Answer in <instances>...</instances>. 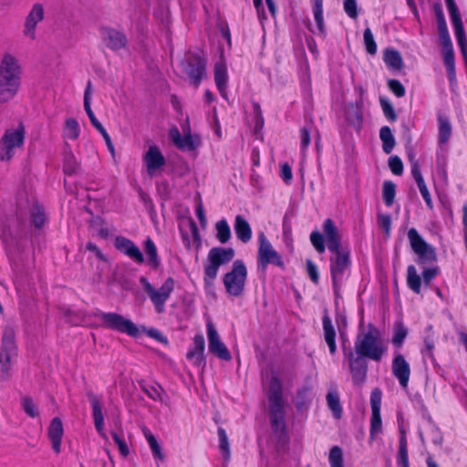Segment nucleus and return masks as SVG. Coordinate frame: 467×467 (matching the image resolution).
<instances>
[{
	"label": "nucleus",
	"instance_id": "42",
	"mask_svg": "<svg viewBox=\"0 0 467 467\" xmlns=\"http://www.w3.org/2000/svg\"><path fill=\"white\" fill-rule=\"evenodd\" d=\"M408 336V329L401 321H396L393 326L391 342L397 348H400Z\"/></svg>",
	"mask_w": 467,
	"mask_h": 467
},
{
	"label": "nucleus",
	"instance_id": "38",
	"mask_svg": "<svg viewBox=\"0 0 467 467\" xmlns=\"http://www.w3.org/2000/svg\"><path fill=\"white\" fill-rule=\"evenodd\" d=\"M379 138L382 141V150L386 154H389L396 144L395 138L389 126L381 127L379 130Z\"/></svg>",
	"mask_w": 467,
	"mask_h": 467
},
{
	"label": "nucleus",
	"instance_id": "46",
	"mask_svg": "<svg viewBox=\"0 0 467 467\" xmlns=\"http://www.w3.org/2000/svg\"><path fill=\"white\" fill-rule=\"evenodd\" d=\"M396 185L391 181H385L382 188V197L386 206L390 207L395 200Z\"/></svg>",
	"mask_w": 467,
	"mask_h": 467
},
{
	"label": "nucleus",
	"instance_id": "9",
	"mask_svg": "<svg viewBox=\"0 0 467 467\" xmlns=\"http://www.w3.org/2000/svg\"><path fill=\"white\" fill-rule=\"evenodd\" d=\"M247 268L243 260H235L231 271L224 274L223 283L226 293L233 297H239L244 292L247 279Z\"/></svg>",
	"mask_w": 467,
	"mask_h": 467
},
{
	"label": "nucleus",
	"instance_id": "37",
	"mask_svg": "<svg viewBox=\"0 0 467 467\" xmlns=\"http://www.w3.org/2000/svg\"><path fill=\"white\" fill-rule=\"evenodd\" d=\"M78 169V162L70 149L65 150L63 153V171L66 175H73Z\"/></svg>",
	"mask_w": 467,
	"mask_h": 467
},
{
	"label": "nucleus",
	"instance_id": "34",
	"mask_svg": "<svg viewBox=\"0 0 467 467\" xmlns=\"http://www.w3.org/2000/svg\"><path fill=\"white\" fill-rule=\"evenodd\" d=\"M144 251L147 255L148 265L152 269H157L161 265V259L155 243L148 237L144 242Z\"/></svg>",
	"mask_w": 467,
	"mask_h": 467
},
{
	"label": "nucleus",
	"instance_id": "47",
	"mask_svg": "<svg viewBox=\"0 0 467 467\" xmlns=\"http://www.w3.org/2000/svg\"><path fill=\"white\" fill-rule=\"evenodd\" d=\"M313 15L318 33L321 36H326L327 31L323 18V4H313Z\"/></svg>",
	"mask_w": 467,
	"mask_h": 467
},
{
	"label": "nucleus",
	"instance_id": "57",
	"mask_svg": "<svg viewBox=\"0 0 467 467\" xmlns=\"http://www.w3.org/2000/svg\"><path fill=\"white\" fill-rule=\"evenodd\" d=\"M114 442L118 445L119 451L123 457H127L130 453L128 444L125 441L123 434L115 431L111 433Z\"/></svg>",
	"mask_w": 467,
	"mask_h": 467
},
{
	"label": "nucleus",
	"instance_id": "15",
	"mask_svg": "<svg viewBox=\"0 0 467 467\" xmlns=\"http://www.w3.org/2000/svg\"><path fill=\"white\" fill-rule=\"evenodd\" d=\"M207 60L197 53L192 54L185 61L184 72L190 78L191 84L198 88L206 77Z\"/></svg>",
	"mask_w": 467,
	"mask_h": 467
},
{
	"label": "nucleus",
	"instance_id": "51",
	"mask_svg": "<svg viewBox=\"0 0 467 467\" xmlns=\"http://www.w3.org/2000/svg\"><path fill=\"white\" fill-rule=\"evenodd\" d=\"M21 405L24 411L31 418L38 417L39 413L33 399L29 396L23 397Z\"/></svg>",
	"mask_w": 467,
	"mask_h": 467
},
{
	"label": "nucleus",
	"instance_id": "48",
	"mask_svg": "<svg viewBox=\"0 0 467 467\" xmlns=\"http://www.w3.org/2000/svg\"><path fill=\"white\" fill-rule=\"evenodd\" d=\"M200 144L199 139H194L190 129L184 132V136L181 140V143L177 146L180 150H194Z\"/></svg>",
	"mask_w": 467,
	"mask_h": 467
},
{
	"label": "nucleus",
	"instance_id": "49",
	"mask_svg": "<svg viewBox=\"0 0 467 467\" xmlns=\"http://www.w3.org/2000/svg\"><path fill=\"white\" fill-rule=\"evenodd\" d=\"M328 462L330 467H344L343 451L339 446H333L330 449Z\"/></svg>",
	"mask_w": 467,
	"mask_h": 467
},
{
	"label": "nucleus",
	"instance_id": "24",
	"mask_svg": "<svg viewBox=\"0 0 467 467\" xmlns=\"http://www.w3.org/2000/svg\"><path fill=\"white\" fill-rule=\"evenodd\" d=\"M323 231L327 239V248L332 252L344 250L341 245V236L332 219L327 218L323 223Z\"/></svg>",
	"mask_w": 467,
	"mask_h": 467
},
{
	"label": "nucleus",
	"instance_id": "8",
	"mask_svg": "<svg viewBox=\"0 0 467 467\" xmlns=\"http://www.w3.org/2000/svg\"><path fill=\"white\" fill-rule=\"evenodd\" d=\"M93 316L100 318L101 327L104 328L126 334L135 338L140 335L139 327L130 319L125 318L120 314L97 310Z\"/></svg>",
	"mask_w": 467,
	"mask_h": 467
},
{
	"label": "nucleus",
	"instance_id": "12",
	"mask_svg": "<svg viewBox=\"0 0 467 467\" xmlns=\"http://www.w3.org/2000/svg\"><path fill=\"white\" fill-rule=\"evenodd\" d=\"M17 356V345L16 332L12 327L4 329L0 348V367L2 374L6 378L9 376L12 359Z\"/></svg>",
	"mask_w": 467,
	"mask_h": 467
},
{
	"label": "nucleus",
	"instance_id": "64",
	"mask_svg": "<svg viewBox=\"0 0 467 467\" xmlns=\"http://www.w3.org/2000/svg\"><path fill=\"white\" fill-rule=\"evenodd\" d=\"M142 389L150 399H151L153 400H161V392L162 391V389L161 388V386H158V387L148 386V387H143Z\"/></svg>",
	"mask_w": 467,
	"mask_h": 467
},
{
	"label": "nucleus",
	"instance_id": "33",
	"mask_svg": "<svg viewBox=\"0 0 467 467\" xmlns=\"http://www.w3.org/2000/svg\"><path fill=\"white\" fill-rule=\"evenodd\" d=\"M91 81L88 80L85 92H84V109L92 124V126L98 130H100L103 125L99 121L97 117L95 116L92 109H91V103H90V96H91Z\"/></svg>",
	"mask_w": 467,
	"mask_h": 467
},
{
	"label": "nucleus",
	"instance_id": "44",
	"mask_svg": "<svg viewBox=\"0 0 467 467\" xmlns=\"http://www.w3.org/2000/svg\"><path fill=\"white\" fill-rule=\"evenodd\" d=\"M443 62L448 73L450 80H452L456 77L455 71V60H454V50L453 48L442 50Z\"/></svg>",
	"mask_w": 467,
	"mask_h": 467
},
{
	"label": "nucleus",
	"instance_id": "50",
	"mask_svg": "<svg viewBox=\"0 0 467 467\" xmlns=\"http://www.w3.org/2000/svg\"><path fill=\"white\" fill-rule=\"evenodd\" d=\"M363 38L367 53L369 55H375L378 50V46L374 39L373 33L369 27H367L364 30Z\"/></svg>",
	"mask_w": 467,
	"mask_h": 467
},
{
	"label": "nucleus",
	"instance_id": "2",
	"mask_svg": "<svg viewBox=\"0 0 467 467\" xmlns=\"http://www.w3.org/2000/svg\"><path fill=\"white\" fill-rule=\"evenodd\" d=\"M269 402V417L273 433L279 440L286 438L285 400L283 397V387L280 379L273 376L269 381L267 394Z\"/></svg>",
	"mask_w": 467,
	"mask_h": 467
},
{
	"label": "nucleus",
	"instance_id": "3",
	"mask_svg": "<svg viewBox=\"0 0 467 467\" xmlns=\"http://www.w3.org/2000/svg\"><path fill=\"white\" fill-rule=\"evenodd\" d=\"M352 349L375 362H379L387 352L379 328L371 323L368 325L367 331L358 333Z\"/></svg>",
	"mask_w": 467,
	"mask_h": 467
},
{
	"label": "nucleus",
	"instance_id": "5",
	"mask_svg": "<svg viewBox=\"0 0 467 467\" xmlns=\"http://www.w3.org/2000/svg\"><path fill=\"white\" fill-rule=\"evenodd\" d=\"M332 254L333 255L329 259L332 288L334 296L338 297L340 296L342 283L350 272V252L348 249L345 248L338 252H332Z\"/></svg>",
	"mask_w": 467,
	"mask_h": 467
},
{
	"label": "nucleus",
	"instance_id": "6",
	"mask_svg": "<svg viewBox=\"0 0 467 467\" xmlns=\"http://www.w3.org/2000/svg\"><path fill=\"white\" fill-rule=\"evenodd\" d=\"M140 283L152 303L156 313L163 314L166 310V302L174 291L175 280L169 276L158 289L145 276L140 277Z\"/></svg>",
	"mask_w": 467,
	"mask_h": 467
},
{
	"label": "nucleus",
	"instance_id": "53",
	"mask_svg": "<svg viewBox=\"0 0 467 467\" xmlns=\"http://www.w3.org/2000/svg\"><path fill=\"white\" fill-rule=\"evenodd\" d=\"M310 242L317 253L323 254L326 250L324 235L317 230L310 234Z\"/></svg>",
	"mask_w": 467,
	"mask_h": 467
},
{
	"label": "nucleus",
	"instance_id": "31",
	"mask_svg": "<svg viewBox=\"0 0 467 467\" xmlns=\"http://www.w3.org/2000/svg\"><path fill=\"white\" fill-rule=\"evenodd\" d=\"M396 462L397 467H410L409 461L408 441L404 430H400Z\"/></svg>",
	"mask_w": 467,
	"mask_h": 467
},
{
	"label": "nucleus",
	"instance_id": "60",
	"mask_svg": "<svg viewBox=\"0 0 467 467\" xmlns=\"http://www.w3.org/2000/svg\"><path fill=\"white\" fill-rule=\"evenodd\" d=\"M344 11L352 19L358 17V5L356 0H344Z\"/></svg>",
	"mask_w": 467,
	"mask_h": 467
},
{
	"label": "nucleus",
	"instance_id": "13",
	"mask_svg": "<svg viewBox=\"0 0 467 467\" xmlns=\"http://www.w3.org/2000/svg\"><path fill=\"white\" fill-rule=\"evenodd\" d=\"M408 238L412 251L418 255L417 263L419 265L437 261L435 249L423 240L415 228H410L409 230Z\"/></svg>",
	"mask_w": 467,
	"mask_h": 467
},
{
	"label": "nucleus",
	"instance_id": "40",
	"mask_svg": "<svg viewBox=\"0 0 467 467\" xmlns=\"http://www.w3.org/2000/svg\"><path fill=\"white\" fill-rule=\"evenodd\" d=\"M411 175L413 176L418 188L420 190V192L423 199H429L431 197V193L427 188V185L424 182V179L422 177L420 166L417 161H414L411 164Z\"/></svg>",
	"mask_w": 467,
	"mask_h": 467
},
{
	"label": "nucleus",
	"instance_id": "52",
	"mask_svg": "<svg viewBox=\"0 0 467 467\" xmlns=\"http://www.w3.org/2000/svg\"><path fill=\"white\" fill-rule=\"evenodd\" d=\"M379 102L385 118L390 122H395L398 116L392 104L384 98H380Z\"/></svg>",
	"mask_w": 467,
	"mask_h": 467
},
{
	"label": "nucleus",
	"instance_id": "17",
	"mask_svg": "<svg viewBox=\"0 0 467 467\" xmlns=\"http://www.w3.org/2000/svg\"><path fill=\"white\" fill-rule=\"evenodd\" d=\"M208 349L222 360L229 361L232 358L227 347L220 339L213 324L209 321L207 323Z\"/></svg>",
	"mask_w": 467,
	"mask_h": 467
},
{
	"label": "nucleus",
	"instance_id": "21",
	"mask_svg": "<svg viewBox=\"0 0 467 467\" xmlns=\"http://www.w3.org/2000/svg\"><path fill=\"white\" fill-rule=\"evenodd\" d=\"M100 34L107 47L113 51L124 48L127 45V37L121 31L103 26L100 29Z\"/></svg>",
	"mask_w": 467,
	"mask_h": 467
},
{
	"label": "nucleus",
	"instance_id": "54",
	"mask_svg": "<svg viewBox=\"0 0 467 467\" xmlns=\"http://www.w3.org/2000/svg\"><path fill=\"white\" fill-rule=\"evenodd\" d=\"M219 446L223 453L224 459L230 458V444L225 431L223 428L218 429Z\"/></svg>",
	"mask_w": 467,
	"mask_h": 467
},
{
	"label": "nucleus",
	"instance_id": "43",
	"mask_svg": "<svg viewBox=\"0 0 467 467\" xmlns=\"http://www.w3.org/2000/svg\"><path fill=\"white\" fill-rule=\"evenodd\" d=\"M216 238L221 244L227 243L231 238V228L226 221L223 218L215 224Z\"/></svg>",
	"mask_w": 467,
	"mask_h": 467
},
{
	"label": "nucleus",
	"instance_id": "59",
	"mask_svg": "<svg viewBox=\"0 0 467 467\" xmlns=\"http://www.w3.org/2000/svg\"><path fill=\"white\" fill-rule=\"evenodd\" d=\"M389 167L395 175H401L403 173V162L397 155L389 157Z\"/></svg>",
	"mask_w": 467,
	"mask_h": 467
},
{
	"label": "nucleus",
	"instance_id": "18",
	"mask_svg": "<svg viewBox=\"0 0 467 467\" xmlns=\"http://www.w3.org/2000/svg\"><path fill=\"white\" fill-rule=\"evenodd\" d=\"M382 391L379 388H375L370 393V406H371V418H370V436L374 437L381 432L382 420L380 415Z\"/></svg>",
	"mask_w": 467,
	"mask_h": 467
},
{
	"label": "nucleus",
	"instance_id": "14",
	"mask_svg": "<svg viewBox=\"0 0 467 467\" xmlns=\"http://www.w3.org/2000/svg\"><path fill=\"white\" fill-rule=\"evenodd\" d=\"M445 2L454 28V34L461 54L463 57L464 64L467 66V37L460 11L454 0H445Z\"/></svg>",
	"mask_w": 467,
	"mask_h": 467
},
{
	"label": "nucleus",
	"instance_id": "7",
	"mask_svg": "<svg viewBox=\"0 0 467 467\" xmlns=\"http://www.w3.org/2000/svg\"><path fill=\"white\" fill-rule=\"evenodd\" d=\"M26 139V130L22 123L16 129H7L0 139V161L10 162L16 150L23 148Z\"/></svg>",
	"mask_w": 467,
	"mask_h": 467
},
{
	"label": "nucleus",
	"instance_id": "25",
	"mask_svg": "<svg viewBox=\"0 0 467 467\" xmlns=\"http://www.w3.org/2000/svg\"><path fill=\"white\" fill-rule=\"evenodd\" d=\"M47 435L51 441L52 449L58 454L61 451V441L64 435L63 423L60 418L55 417L52 419L47 430Z\"/></svg>",
	"mask_w": 467,
	"mask_h": 467
},
{
	"label": "nucleus",
	"instance_id": "22",
	"mask_svg": "<svg viewBox=\"0 0 467 467\" xmlns=\"http://www.w3.org/2000/svg\"><path fill=\"white\" fill-rule=\"evenodd\" d=\"M205 340L202 335L198 334L193 337V346L190 347L186 358L195 367H204L206 358L204 356Z\"/></svg>",
	"mask_w": 467,
	"mask_h": 467
},
{
	"label": "nucleus",
	"instance_id": "63",
	"mask_svg": "<svg viewBox=\"0 0 467 467\" xmlns=\"http://www.w3.org/2000/svg\"><path fill=\"white\" fill-rule=\"evenodd\" d=\"M300 148L301 151H306V150L308 148L310 142H311V137H310V130L307 127H303L300 129Z\"/></svg>",
	"mask_w": 467,
	"mask_h": 467
},
{
	"label": "nucleus",
	"instance_id": "23",
	"mask_svg": "<svg viewBox=\"0 0 467 467\" xmlns=\"http://www.w3.org/2000/svg\"><path fill=\"white\" fill-rule=\"evenodd\" d=\"M147 167V172L153 176L155 172L161 169L165 163V158L157 145H150L143 157Z\"/></svg>",
	"mask_w": 467,
	"mask_h": 467
},
{
	"label": "nucleus",
	"instance_id": "1",
	"mask_svg": "<svg viewBox=\"0 0 467 467\" xmlns=\"http://www.w3.org/2000/svg\"><path fill=\"white\" fill-rule=\"evenodd\" d=\"M22 67L18 59L5 53L0 61V104L11 101L21 86Z\"/></svg>",
	"mask_w": 467,
	"mask_h": 467
},
{
	"label": "nucleus",
	"instance_id": "41",
	"mask_svg": "<svg viewBox=\"0 0 467 467\" xmlns=\"http://www.w3.org/2000/svg\"><path fill=\"white\" fill-rule=\"evenodd\" d=\"M407 285L415 294L421 292V278L412 265L407 268Z\"/></svg>",
	"mask_w": 467,
	"mask_h": 467
},
{
	"label": "nucleus",
	"instance_id": "27",
	"mask_svg": "<svg viewBox=\"0 0 467 467\" xmlns=\"http://www.w3.org/2000/svg\"><path fill=\"white\" fill-rule=\"evenodd\" d=\"M87 396L88 398L92 409V417L94 420L95 429L99 432V434L104 436V415L102 411L101 402L99 399L92 392H88Z\"/></svg>",
	"mask_w": 467,
	"mask_h": 467
},
{
	"label": "nucleus",
	"instance_id": "20",
	"mask_svg": "<svg viewBox=\"0 0 467 467\" xmlns=\"http://www.w3.org/2000/svg\"><path fill=\"white\" fill-rule=\"evenodd\" d=\"M115 248L133 260L137 264L144 263V256L140 249L130 239L119 235L114 240Z\"/></svg>",
	"mask_w": 467,
	"mask_h": 467
},
{
	"label": "nucleus",
	"instance_id": "39",
	"mask_svg": "<svg viewBox=\"0 0 467 467\" xmlns=\"http://www.w3.org/2000/svg\"><path fill=\"white\" fill-rule=\"evenodd\" d=\"M142 432H143V435L149 444V447L151 451L153 458L159 459V460H163L164 455L162 453L161 447L159 444L156 437L152 434V432L148 428H144L142 430Z\"/></svg>",
	"mask_w": 467,
	"mask_h": 467
},
{
	"label": "nucleus",
	"instance_id": "58",
	"mask_svg": "<svg viewBox=\"0 0 467 467\" xmlns=\"http://www.w3.org/2000/svg\"><path fill=\"white\" fill-rule=\"evenodd\" d=\"M388 88L389 90L397 97L402 98L404 97L406 90L401 82L398 79H389L387 82Z\"/></svg>",
	"mask_w": 467,
	"mask_h": 467
},
{
	"label": "nucleus",
	"instance_id": "30",
	"mask_svg": "<svg viewBox=\"0 0 467 467\" xmlns=\"http://www.w3.org/2000/svg\"><path fill=\"white\" fill-rule=\"evenodd\" d=\"M1 239L8 254L18 250L17 235L9 224L3 225Z\"/></svg>",
	"mask_w": 467,
	"mask_h": 467
},
{
	"label": "nucleus",
	"instance_id": "32",
	"mask_svg": "<svg viewBox=\"0 0 467 467\" xmlns=\"http://www.w3.org/2000/svg\"><path fill=\"white\" fill-rule=\"evenodd\" d=\"M383 61L387 67L392 70H400L404 65L400 53L391 47L384 50Z\"/></svg>",
	"mask_w": 467,
	"mask_h": 467
},
{
	"label": "nucleus",
	"instance_id": "62",
	"mask_svg": "<svg viewBox=\"0 0 467 467\" xmlns=\"http://www.w3.org/2000/svg\"><path fill=\"white\" fill-rule=\"evenodd\" d=\"M439 272H440V270H439L438 266L424 269L422 272L423 284L426 286H428L430 285V283L431 282V280L434 279L438 275Z\"/></svg>",
	"mask_w": 467,
	"mask_h": 467
},
{
	"label": "nucleus",
	"instance_id": "4",
	"mask_svg": "<svg viewBox=\"0 0 467 467\" xmlns=\"http://www.w3.org/2000/svg\"><path fill=\"white\" fill-rule=\"evenodd\" d=\"M234 255L235 252L232 247L215 246L209 250L203 263V285L206 291L213 288L220 266L230 263Z\"/></svg>",
	"mask_w": 467,
	"mask_h": 467
},
{
	"label": "nucleus",
	"instance_id": "61",
	"mask_svg": "<svg viewBox=\"0 0 467 467\" xmlns=\"http://www.w3.org/2000/svg\"><path fill=\"white\" fill-rule=\"evenodd\" d=\"M306 271H307V275H308L310 280L315 285H317L319 282L318 269H317V266L316 265V264L314 262H312L311 260L306 261Z\"/></svg>",
	"mask_w": 467,
	"mask_h": 467
},
{
	"label": "nucleus",
	"instance_id": "56",
	"mask_svg": "<svg viewBox=\"0 0 467 467\" xmlns=\"http://www.w3.org/2000/svg\"><path fill=\"white\" fill-rule=\"evenodd\" d=\"M379 226L384 231L385 234L389 236L391 231L392 219L388 213H380L377 216Z\"/></svg>",
	"mask_w": 467,
	"mask_h": 467
},
{
	"label": "nucleus",
	"instance_id": "26",
	"mask_svg": "<svg viewBox=\"0 0 467 467\" xmlns=\"http://www.w3.org/2000/svg\"><path fill=\"white\" fill-rule=\"evenodd\" d=\"M228 80L229 76L226 63L223 59H221L214 65V81L220 95L224 99L227 98Z\"/></svg>",
	"mask_w": 467,
	"mask_h": 467
},
{
	"label": "nucleus",
	"instance_id": "28",
	"mask_svg": "<svg viewBox=\"0 0 467 467\" xmlns=\"http://www.w3.org/2000/svg\"><path fill=\"white\" fill-rule=\"evenodd\" d=\"M322 326L324 331V339L328 347L329 354L334 356L337 353V334L332 320L327 312L322 317Z\"/></svg>",
	"mask_w": 467,
	"mask_h": 467
},
{
	"label": "nucleus",
	"instance_id": "55",
	"mask_svg": "<svg viewBox=\"0 0 467 467\" xmlns=\"http://www.w3.org/2000/svg\"><path fill=\"white\" fill-rule=\"evenodd\" d=\"M31 220L36 228H42L46 223V215L43 209L39 206L35 207L31 213Z\"/></svg>",
	"mask_w": 467,
	"mask_h": 467
},
{
	"label": "nucleus",
	"instance_id": "35",
	"mask_svg": "<svg viewBox=\"0 0 467 467\" xmlns=\"http://www.w3.org/2000/svg\"><path fill=\"white\" fill-rule=\"evenodd\" d=\"M328 409L331 410L334 418L340 419L343 414V408L340 403V399L336 389L329 390L326 396Z\"/></svg>",
	"mask_w": 467,
	"mask_h": 467
},
{
	"label": "nucleus",
	"instance_id": "19",
	"mask_svg": "<svg viewBox=\"0 0 467 467\" xmlns=\"http://www.w3.org/2000/svg\"><path fill=\"white\" fill-rule=\"evenodd\" d=\"M392 375L398 379L402 389H407L410 378V366L400 352H395L391 362Z\"/></svg>",
	"mask_w": 467,
	"mask_h": 467
},
{
	"label": "nucleus",
	"instance_id": "10",
	"mask_svg": "<svg viewBox=\"0 0 467 467\" xmlns=\"http://www.w3.org/2000/svg\"><path fill=\"white\" fill-rule=\"evenodd\" d=\"M258 243L257 270L265 274L269 265L284 269L285 263L281 254L273 247L263 232L258 234Z\"/></svg>",
	"mask_w": 467,
	"mask_h": 467
},
{
	"label": "nucleus",
	"instance_id": "29",
	"mask_svg": "<svg viewBox=\"0 0 467 467\" xmlns=\"http://www.w3.org/2000/svg\"><path fill=\"white\" fill-rule=\"evenodd\" d=\"M234 229L237 239L244 244L248 243L252 239V228L243 215L238 214L235 216Z\"/></svg>",
	"mask_w": 467,
	"mask_h": 467
},
{
	"label": "nucleus",
	"instance_id": "16",
	"mask_svg": "<svg viewBox=\"0 0 467 467\" xmlns=\"http://www.w3.org/2000/svg\"><path fill=\"white\" fill-rule=\"evenodd\" d=\"M44 17L43 5L39 3L34 4L25 19L23 35L30 40H35L36 37V26L44 20Z\"/></svg>",
	"mask_w": 467,
	"mask_h": 467
},
{
	"label": "nucleus",
	"instance_id": "45",
	"mask_svg": "<svg viewBox=\"0 0 467 467\" xmlns=\"http://www.w3.org/2000/svg\"><path fill=\"white\" fill-rule=\"evenodd\" d=\"M79 134L80 128L78 120L73 118H67L66 119L65 129L63 131L64 137L75 140L79 137Z\"/></svg>",
	"mask_w": 467,
	"mask_h": 467
},
{
	"label": "nucleus",
	"instance_id": "36",
	"mask_svg": "<svg viewBox=\"0 0 467 467\" xmlns=\"http://www.w3.org/2000/svg\"><path fill=\"white\" fill-rule=\"evenodd\" d=\"M438 126H439V142L445 144L449 141L451 135V125L449 119L440 114L438 116Z\"/></svg>",
	"mask_w": 467,
	"mask_h": 467
},
{
	"label": "nucleus",
	"instance_id": "11",
	"mask_svg": "<svg viewBox=\"0 0 467 467\" xmlns=\"http://www.w3.org/2000/svg\"><path fill=\"white\" fill-rule=\"evenodd\" d=\"M343 356L348 362V370L355 386H362L368 378V358L358 354L351 348L343 346Z\"/></svg>",
	"mask_w": 467,
	"mask_h": 467
}]
</instances>
